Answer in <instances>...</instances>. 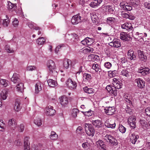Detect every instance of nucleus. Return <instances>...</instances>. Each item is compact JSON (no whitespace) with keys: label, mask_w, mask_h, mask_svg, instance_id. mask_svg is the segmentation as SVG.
I'll return each mask as SVG.
<instances>
[{"label":"nucleus","mask_w":150,"mask_h":150,"mask_svg":"<svg viewBox=\"0 0 150 150\" xmlns=\"http://www.w3.org/2000/svg\"><path fill=\"white\" fill-rule=\"evenodd\" d=\"M47 65L49 71L50 73L55 76L57 74L56 71V67L54 62L52 60H49L47 63Z\"/></svg>","instance_id":"1"},{"label":"nucleus","mask_w":150,"mask_h":150,"mask_svg":"<svg viewBox=\"0 0 150 150\" xmlns=\"http://www.w3.org/2000/svg\"><path fill=\"white\" fill-rule=\"evenodd\" d=\"M85 128L87 134L89 136H93L95 133L94 128L92 125L90 124H86Z\"/></svg>","instance_id":"2"},{"label":"nucleus","mask_w":150,"mask_h":150,"mask_svg":"<svg viewBox=\"0 0 150 150\" xmlns=\"http://www.w3.org/2000/svg\"><path fill=\"white\" fill-rule=\"evenodd\" d=\"M104 139L113 146H116L118 144L117 139L110 135L107 134L104 137Z\"/></svg>","instance_id":"3"},{"label":"nucleus","mask_w":150,"mask_h":150,"mask_svg":"<svg viewBox=\"0 0 150 150\" xmlns=\"http://www.w3.org/2000/svg\"><path fill=\"white\" fill-rule=\"evenodd\" d=\"M110 46L118 48L121 46L120 40L119 39H114L113 41L109 43Z\"/></svg>","instance_id":"4"},{"label":"nucleus","mask_w":150,"mask_h":150,"mask_svg":"<svg viewBox=\"0 0 150 150\" xmlns=\"http://www.w3.org/2000/svg\"><path fill=\"white\" fill-rule=\"evenodd\" d=\"M136 119L133 116H130L128 120V123L132 129H134L136 127L135 121Z\"/></svg>","instance_id":"5"},{"label":"nucleus","mask_w":150,"mask_h":150,"mask_svg":"<svg viewBox=\"0 0 150 150\" xmlns=\"http://www.w3.org/2000/svg\"><path fill=\"white\" fill-rule=\"evenodd\" d=\"M66 84L69 88L74 89L77 86L76 83L75 81H73L71 79H68L66 82Z\"/></svg>","instance_id":"6"},{"label":"nucleus","mask_w":150,"mask_h":150,"mask_svg":"<svg viewBox=\"0 0 150 150\" xmlns=\"http://www.w3.org/2000/svg\"><path fill=\"white\" fill-rule=\"evenodd\" d=\"M81 17L79 15H76L73 16L71 19V22L73 24H76L81 21Z\"/></svg>","instance_id":"7"},{"label":"nucleus","mask_w":150,"mask_h":150,"mask_svg":"<svg viewBox=\"0 0 150 150\" xmlns=\"http://www.w3.org/2000/svg\"><path fill=\"white\" fill-rule=\"evenodd\" d=\"M122 29H125L128 32L131 31L133 29L132 24L130 23H126L121 25Z\"/></svg>","instance_id":"8"},{"label":"nucleus","mask_w":150,"mask_h":150,"mask_svg":"<svg viewBox=\"0 0 150 150\" xmlns=\"http://www.w3.org/2000/svg\"><path fill=\"white\" fill-rule=\"evenodd\" d=\"M92 125L94 126L95 128L98 129L102 127L103 124L100 120H92L91 122Z\"/></svg>","instance_id":"9"},{"label":"nucleus","mask_w":150,"mask_h":150,"mask_svg":"<svg viewBox=\"0 0 150 150\" xmlns=\"http://www.w3.org/2000/svg\"><path fill=\"white\" fill-rule=\"evenodd\" d=\"M11 79L12 81L14 83H18L21 81L19 75L16 73H14L13 74Z\"/></svg>","instance_id":"10"},{"label":"nucleus","mask_w":150,"mask_h":150,"mask_svg":"<svg viewBox=\"0 0 150 150\" xmlns=\"http://www.w3.org/2000/svg\"><path fill=\"white\" fill-rule=\"evenodd\" d=\"M59 99L60 103L62 106H65L68 104L69 103L68 99L66 96H62L59 98Z\"/></svg>","instance_id":"11"},{"label":"nucleus","mask_w":150,"mask_h":150,"mask_svg":"<svg viewBox=\"0 0 150 150\" xmlns=\"http://www.w3.org/2000/svg\"><path fill=\"white\" fill-rule=\"evenodd\" d=\"M105 112L109 115H113L115 111V108L113 107H109L104 109Z\"/></svg>","instance_id":"12"},{"label":"nucleus","mask_w":150,"mask_h":150,"mask_svg":"<svg viewBox=\"0 0 150 150\" xmlns=\"http://www.w3.org/2000/svg\"><path fill=\"white\" fill-rule=\"evenodd\" d=\"M120 38L123 40H132L131 37L127 34L126 33L123 32L121 33L120 34Z\"/></svg>","instance_id":"13"},{"label":"nucleus","mask_w":150,"mask_h":150,"mask_svg":"<svg viewBox=\"0 0 150 150\" xmlns=\"http://www.w3.org/2000/svg\"><path fill=\"white\" fill-rule=\"evenodd\" d=\"M55 112L56 111L53 109V107L52 106H48V109L47 110L46 114L47 115L53 116Z\"/></svg>","instance_id":"14"},{"label":"nucleus","mask_w":150,"mask_h":150,"mask_svg":"<svg viewBox=\"0 0 150 150\" xmlns=\"http://www.w3.org/2000/svg\"><path fill=\"white\" fill-rule=\"evenodd\" d=\"M96 144L97 146H100L101 149H103V150H106V146L102 140H99L96 142Z\"/></svg>","instance_id":"15"},{"label":"nucleus","mask_w":150,"mask_h":150,"mask_svg":"<svg viewBox=\"0 0 150 150\" xmlns=\"http://www.w3.org/2000/svg\"><path fill=\"white\" fill-rule=\"evenodd\" d=\"M102 0H94L91 2L90 6L94 8L99 6L102 2Z\"/></svg>","instance_id":"16"},{"label":"nucleus","mask_w":150,"mask_h":150,"mask_svg":"<svg viewBox=\"0 0 150 150\" xmlns=\"http://www.w3.org/2000/svg\"><path fill=\"white\" fill-rule=\"evenodd\" d=\"M105 125L108 128H114L115 126V122L113 123L112 122L107 120L105 123Z\"/></svg>","instance_id":"17"},{"label":"nucleus","mask_w":150,"mask_h":150,"mask_svg":"<svg viewBox=\"0 0 150 150\" xmlns=\"http://www.w3.org/2000/svg\"><path fill=\"white\" fill-rule=\"evenodd\" d=\"M30 143H28V138L27 137H25L24 139V147L25 150H30Z\"/></svg>","instance_id":"18"},{"label":"nucleus","mask_w":150,"mask_h":150,"mask_svg":"<svg viewBox=\"0 0 150 150\" xmlns=\"http://www.w3.org/2000/svg\"><path fill=\"white\" fill-rule=\"evenodd\" d=\"M21 103L19 99H16V100L15 103V104L14 109L17 111H19L21 108L20 106Z\"/></svg>","instance_id":"19"},{"label":"nucleus","mask_w":150,"mask_h":150,"mask_svg":"<svg viewBox=\"0 0 150 150\" xmlns=\"http://www.w3.org/2000/svg\"><path fill=\"white\" fill-rule=\"evenodd\" d=\"M7 5L8 6L7 7L8 9L10 11L12 9V11L15 10L17 8L16 4H12L9 1L8 2V4Z\"/></svg>","instance_id":"20"},{"label":"nucleus","mask_w":150,"mask_h":150,"mask_svg":"<svg viewBox=\"0 0 150 150\" xmlns=\"http://www.w3.org/2000/svg\"><path fill=\"white\" fill-rule=\"evenodd\" d=\"M71 61L67 59H64L63 62L64 67L66 69H68L70 65H71Z\"/></svg>","instance_id":"21"},{"label":"nucleus","mask_w":150,"mask_h":150,"mask_svg":"<svg viewBox=\"0 0 150 150\" xmlns=\"http://www.w3.org/2000/svg\"><path fill=\"white\" fill-rule=\"evenodd\" d=\"M134 51L132 50H129L127 53L129 58L131 60H134L136 58V56L134 54Z\"/></svg>","instance_id":"22"},{"label":"nucleus","mask_w":150,"mask_h":150,"mask_svg":"<svg viewBox=\"0 0 150 150\" xmlns=\"http://www.w3.org/2000/svg\"><path fill=\"white\" fill-rule=\"evenodd\" d=\"M142 67H141V68ZM141 74L145 75L150 73V70L149 68L145 67V68L141 69Z\"/></svg>","instance_id":"23"},{"label":"nucleus","mask_w":150,"mask_h":150,"mask_svg":"<svg viewBox=\"0 0 150 150\" xmlns=\"http://www.w3.org/2000/svg\"><path fill=\"white\" fill-rule=\"evenodd\" d=\"M47 82L49 86L51 87H54L57 85V83L56 81L52 79H49L47 80Z\"/></svg>","instance_id":"24"},{"label":"nucleus","mask_w":150,"mask_h":150,"mask_svg":"<svg viewBox=\"0 0 150 150\" xmlns=\"http://www.w3.org/2000/svg\"><path fill=\"white\" fill-rule=\"evenodd\" d=\"M42 89L41 84L40 83H38L36 84L35 86V93H38Z\"/></svg>","instance_id":"25"},{"label":"nucleus","mask_w":150,"mask_h":150,"mask_svg":"<svg viewBox=\"0 0 150 150\" xmlns=\"http://www.w3.org/2000/svg\"><path fill=\"white\" fill-rule=\"evenodd\" d=\"M83 91L89 94L93 93L94 89L92 88H88L87 86H86L83 88Z\"/></svg>","instance_id":"26"},{"label":"nucleus","mask_w":150,"mask_h":150,"mask_svg":"<svg viewBox=\"0 0 150 150\" xmlns=\"http://www.w3.org/2000/svg\"><path fill=\"white\" fill-rule=\"evenodd\" d=\"M71 39L74 42H76L79 40V37L75 33H71Z\"/></svg>","instance_id":"27"},{"label":"nucleus","mask_w":150,"mask_h":150,"mask_svg":"<svg viewBox=\"0 0 150 150\" xmlns=\"http://www.w3.org/2000/svg\"><path fill=\"white\" fill-rule=\"evenodd\" d=\"M17 91L22 92L23 91L24 86L23 83L20 82L18 83L17 85Z\"/></svg>","instance_id":"28"},{"label":"nucleus","mask_w":150,"mask_h":150,"mask_svg":"<svg viewBox=\"0 0 150 150\" xmlns=\"http://www.w3.org/2000/svg\"><path fill=\"white\" fill-rule=\"evenodd\" d=\"M7 91L6 90H3L1 93V96L2 99L3 100H5L7 97Z\"/></svg>","instance_id":"29"},{"label":"nucleus","mask_w":150,"mask_h":150,"mask_svg":"<svg viewBox=\"0 0 150 150\" xmlns=\"http://www.w3.org/2000/svg\"><path fill=\"white\" fill-rule=\"evenodd\" d=\"M105 7L106 9L108 11V12L111 13H113L115 10L114 7L110 6H106Z\"/></svg>","instance_id":"30"},{"label":"nucleus","mask_w":150,"mask_h":150,"mask_svg":"<svg viewBox=\"0 0 150 150\" xmlns=\"http://www.w3.org/2000/svg\"><path fill=\"white\" fill-rule=\"evenodd\" d=\"M89 58H91V60L96 61L99 59V57L97 55L95 54H91L88 56Z\"/></svg>","instance_id":"31"},{"label":"nucleus","mask_w":150,"mask_h":150,"mask_svg":"<svg viewBox=\"0 0 150 150\" xmlns=\"http://www.w3.org/2000/svg\"><path fill=\"white\" fill-rule=\"evenodd\" d=\"M36 42L38 45H42L45 42V40L43 37H41L37 39Z\"/></svg>","instance_id":"32"},{"label":"nucleus","mask_w":150,"mask_h":150,"mask_svg":"<svg viewBox=\"0 0 150 150\" xmlns=\"http://www.w3.org/2000/svg\"><path fill=\"white\" fill-rule=\"evenodd\" d=\"M108 75L110 78L113 77L117 75V71L116 70L113 71H110L108 72Z\"/></svg>","instance_id":"33"},{"label":"nucleus","mask_w":150,"mask_h":150,"mask_svg":"<svg viewBox=\"0 0 150 150\" xmlns=\"http://www.w3.org/2000/svg\"><path fill=\"white\" fill-rule=\"evenodd\" d=\"M134 85L141 88V82L140 78L136 79L134 80Z\"/></svg>","instance_id":"34"},{"label":"nucleus","mask_w":150,"mask_h":150,"mask_svg":"<svg viewBox=\"0 0 150 150\" xmlns=\"http://www.w3.org/2000/svg\"><path fill=\"white\" fill-rule=\"evenodd\" d=\"M34 122L38 126H40L42 124V121L39 118L35 120Z\"/></svg>","instance_id":"35"},{"label":"nucleus","mask_w":150,"mask_h":150,"mask_svg":"<svg viewBox=\"0 0 150 150\" xmlns=\"http://www.w3.org/2000/svg\"><path fill=\"white\" fill-rule=\"evenodd\" d=\"M79 110L77 109H73L72 110V116L74 117H77V113L79 112Z\"/></svg>","instance_id":"36"},{"label":"nucleus","mask_w":150,"mask_h":150,"mask_svg":"<svg viewBox=\"0 0 150 150\" xmlns=\"http://www.w3.org/2000/svg\"><path fill=\"white\" fill-rule=\"evenodd\" d=\"M8 81L5 79H1L0 80V83L4 87H6L8 85Z\"/></svg>","instance_id":"37"},{"label":"nucleus","mask_w":150,"mask_h":150,"mask_svg":"<svg viewBox=\"0 0 150 150\" xmlns=\"http://www.w3.org/2000/svg\"><path fill=\"white\" fill-rule=\"evenodd\" d=\"M119 131L122 133H124L126 130V128L122 125H120L119 127Z\"/></svg>","instance_id":"38"},{"label":"nucleus","mask_w":150,"mask_h":150,"mask_svg":"<svg viewBox=\"0 0 150 150\" xmlns=\"http://www.w3.org/2000/svg\"><path fill=\"white\" fill-rule=\"evenodd\" d=\"M148 126V124L147 122L145 121L141 120V127L144 129H146Z\"/></svg>","instance_id":"39"},{"label":"nucleus","mask_w":150,"mask_h":150,"mask_svg":"<svg viewBox=\"0 0 150 150\" xmlns=\"http://www.w3.org/2000/svg\"><path fill=\"white\" fill-rule=\"evenodd\" d=\"M99 66L97 64H93L92 68L93 69H94L96 72H98L99 70V68L98 67Z\"/></svg>","instance_id":"40"},{"label":"nucleus","mask_w":150,"mask_h":150,"mask_svg":"<svg viewBox=\"0 0 150 150\" xmlns=\"http://www.w3.org/2000/svg\"><path fill=\"white\" fill-rule=\"evenodd\" d=\"M121 73L122 75L126 77H127L129 76V72L126 69L123 70L122 71Z\"/></svg>","instance_id":"41"},{"label":"nucleus","mask_w":150,"mask_h":150,"mask_svg":"<svg viewBox=\"0 0 150 150\" xmlns=\"http://www.w3.org/2000/svg\"><path fill=\"white\" fill-rule=\"evenodd\" d=\"M90 146L89 144L87 142H84L82 144V146L84 149L88 148Z\"/></svg>","instance_id":"42"},{"label":"nucleus","mask_w":150,"mask_h":150,"mask_svg":"<svg viewBox=\"0 0 150 150\" xmlns=\"http://www.w3.org/2000/svg\"><path fill=\"white\" fill-rule=\"evenodd\" d=\"M18 128L19 132H23L24 130V125L23 124H21L18 126Z\"/></svg>","instance_id":"43"},{"label":"nucleus","mask_w":150,"mask_h":150,"mask_svg":"<svg viewBox=\"0 0 150 150\" xmlns=\"http://www.w3.org/2000/svg\"><path fill=\"white\" fill-rule=\"evenodd\" d=\"M83 77H84L85 76V79L87 81L89 80L91 78V75L89 74L85 73L83 74Z\"/></svg>","instance_id":"44"},{"label":"nucleus","mask_w":150,"mask_h":150,"mask_svg":"<svg viewBox=\"0 0 150 150\" xmlns=\"http://www.w3.org/2000/svg\"><path fill=\"white\" fill-rule=\"evenodd\" d=\"M86 39L87 44H88V45H91L93 42V40H92L91 38L87 37L86 38Z\"/></svg>","instance_id":"45"},{"label":"nucleus","mask_w":150,"mask_h":150,"mask_svg":"<svg viewBox=\"0 0 150 150\" xmlns=\"http://www.w3.org/2000/svg\"><path fill=\"white\" fill-rule=\"evenodd\" d=\"M13 123H14V124L15 125H16V123L15 122L14 120H13V121L12 119L9 120L8 122V125L10 126L12 125L13 124Z\"/></svg>","instance_id":"46"},{"label":"nucleus","mask_w":150,"mask_h":150,"mask_svg":"<svg viewBox=\"0 0 150 150\" xmlns=\"http://www.w3.org/2000/svg\"><path fill=\"white\" fill-rule=\"evenodd\" d=\"M9 20L8 19H5L3 20V25L4 26H8V25L9 23Z\"/></svg>","instance_id":"47"},{"label":"nucleus","mask_w":150,"mask_h":150,"mask_svg":"<svg viewBox=\"0 0 150 150\" xmlns=\"http://www.w3.org/2000/svg\"><path fill=\"white\" fill-rule=\"evenodd\" d=\"M110 93H112V94H113L114 96H116L117 94V88H114V87H113V89L112 90Z\"/></svg>","instance_id":"48"},{"label":"nucleus","mask_w":150,"mask_h":150,"mask_svg":"<svg viewBox=\"0 0 150 150\" xmlns=\"http://www.w3.org/2000/svg\"><path fill=\"white\" fill-rule=\"evenodd\" d=\"M123 8L124 10L128 11H130L132 9V7L129 5L124 6H123Z\"/></svg>","instance_id":"49"},{"label":"nucleus","mask_w":150,"mask_h":150,"mask_svg":"<svg viewBox=\"0 0 150 150\" xmlns=\"http://www.w3.org/2000/svg\"><path fill=\"white\" fill-rule=\"evenodd\" d=\"M134 2L132 3H133V5L134 7H136L137 6L139 5L140 4V1L139 0H133Z\"/></svg>","instance_id":"50"},{"label":"nucleus","mask_w":150,"mask_h":150,"mask_svg":"<svg viewBox=\"0 0 150 150\" xmlns=\"http://www.w3.org/2000/svg\"><path fill=\"white\" fill-rule=\"evenodd\" d=\"M104 66L107 68L109 69L111 67L112 64L109 62H106L104 64Z\"/></svg>","instance_id":"51"},{"label":"nucleus","mask_w":150,"mask_h":150,"mask_svg":"<svg viewBox=\"0 0 150 150\" xmlns=\"http://www.w3.org/2000/svg\"><path fill=\"white\" fill-rule=\"evenodd\" d=\"M134 36L135 39L136 40L139 41L140 39L139 36V33L138 32H136Z\"/></svg>","instance_id":"52"},{"label":"nucleus","mask_w":150,"mask_h":150,"mask_svg":"<svg viewBox=\"0 0 150 150\" xmlns=\"http://www.w3.org/2000/svg\"><path fill=\"white\" fill-rule=\"evenodd\" d=\"M91 110H90L88 111H85V112H82L85 115L87 116H90L91 115V114H90V112Z\"/></svg>","instance_id":"53"},{"label":"nucleus","mask_w":150,"mask_h":150,"mask_svg":"<svg viewBox=\"0 0 150 150\" xmlns=\"http://www.w3.org/2000/svg\"><path fill=\"white\" fill-rule=\"evenodd\" d=\"M35 69L36 67L34 66H30L27 67V70L28 71H33Z\"/></svg>","instance_id":"54"},{"label":"nucleus","mask_w":150,"mask_h":150,"mask_svg":"<svg viewBox=\"0 0 150 150\" xmlns=\"http://www.w3.org/2000/svg\"><path fill=\"white\" fill-rule=\"evenodd\" d=\"M143 52L141 51V60L145 62L147 59V57L146 56L144 55V54L143 53Z\"/></svg>","instance_id":"55"},{"label":"nucleus","mask_w":150,"mask_h":150,"mask_svg":"<svg viewBox=\"0 0 150 150\" xmlns=\"http://www.w3.org/2000/svg\"><path fill=\"white\" fill-rule=\"evenodd\" d=\"M106 89L109 92H111L113 89V87L111 85H108L106 87Z\"/></svg>","instance_id":"56"},{"label":"nucleus","mask_w":150,"mask_h":150,"mask_svg":"<svg viewBox=\"0 0 150 150\" xmlns=\"http://www.w3.org/2000/svg\"><path fill=\"white\" fill-rule=\"evenodd\" d=\"M64 45H59L57 46L55 50V52L56 53H57L59 51V49H60L62 47H63Z\"/></svg>","instance_id":"57"},{"label":"nucleus","mask_w":150,"mask_h":150,"mask_svg":"<svg viewBox=\"0 0 150 150\" xmlns=\"http://www.w3.org/2000/svg\"><path fill=\"white\" fill-rule=\"evenodd\" d=\"M135 135L134 134H132L131 136H130V141L132 143L134 144L133 141L134 140V138Z\"/></svg>","instance_id":"58"},{"label":"nucleus","mask_w":150,"mask_h":150,"mask_svg":"<svg viewBox=\"0 0 150 150\" xmlns=\"http://www.w3.org/2000/svg\"><path fill=\"white\" fill-rule=\"evenodd\" d=\"M18 21L17 19L16 18H15V20H14V21H13V24L14 26L15 27H16L18 25Z\"/></svg>","instance_id":"59"},{"label":"nucleus","mask_w":150,"mask_h":150,"mask_svg":"<svg viewBox=\"0 0 150 150\" xmlns=\"http://www.w3.org/2000/svg\"><path fill=\"white\" fill-rule=\"evenodd\" d=\"M146 114L150 116V107H148L145 109Z\"/></svg>","instance_id":"60"},{"label":"nucleus","mask_w":150,"mask_h":150,"mask_svg":"<svg viewBox=\"0 0 150 150\" xmlns=\"http://www.w3.org/2000/svg\"><path fill=\"white\" fill-rule=\"evenodd\" d=\"M115 86L114 87L117 89H119L121 88V85L120 83H116L115 84V86Z\"/></svg>","instance_id":"61"},{"label":"nucleus","mask_w":150,"mask_h":150,"mask_svg":"<svg viewBox=\"0 0 150 150\" xmlns=\"http://www.w3.org/2000/svg\"><path fill=\"white\" fill-rule=\"evenodd\" d=\"M115 20L114 18L113 17H109L107 18V22L108 23H110L112 21H114Z\"/></svg>","instance_id":"62"},{"label":"nucleus","mask_w":150,"mask_h":150,"mask_svg":"<svg viewBox=\"0 0 150 150\" xmlns=\"http://www.w3.org/2000/svg\"><path fill=\"white\" fill-rule=\"evenodd\" d=\"M126 112L127 113L129 114H131L132 113V110L131 109H130L129 107H127V108L125 109Z\"/></svg>","instance_id":"63"},{"label":"nucleus","mask_w":150,"mask_h":150,"mask_svg":"<svg viewBox=\"0 0 150 150\" xmlns=\"http://www.w3.org/2000/svg\"><path fill=\"white\" fill-rule=\"evenodd\" d=\"M144 7L148 9H150V3L145 2L144 3Z\"/></svg>","instance_id":"64"}]
</instances>
